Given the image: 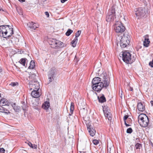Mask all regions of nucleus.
<instances>
[{
    "mask_svg": "<svg viewBox=\"0 0 153 153\" xmlns=\"http://www.w3.org/2000/svg\"><path fill=\"white\" fill-rule=\"evenodd\" d=\"M102 76V81L96 85H93V90L98 92H100L103 88H107L110 82V79L107 74H104Z\"/></svg>",
    "mask_w": 153,
    "mask_h": 153,
    "instance_id": "f257e3e1",
    "label": "nucleus"
},
{
    "mask_svg": "<svg viewBox=\"0 0 153 153\" xmlns=\"http://www.w3.org/2000/svg\"><path fill=\"white\" fill-rule=\"evenodd\" d=\"M122 59L123 61L128 64H131L136 59V55L134 53L131 54L128 52L124 51L122 54Z\"/></svg>",
    "mask_w": 153,
    "mask_h": 153,
    "instance_id": "f03ea898",
    "label": "nucleus"
},
{
    "mask_svg": "<svg viewBox=\"0 0 153 153\" xmlns=\"http://www.w3.org/2000/svg\"><path fill=\"white\" fill-rule=\"evenodd\" d=\"M138 121L140 125L143 127H147L149 123L147 116L143 114H140L138 116Z\"/></svg>",
    "mask_w": 153,
    "mask_h": 153,
    "instance_id": "7ed1b4c3",
    "label": "nucleus"
},
{
    "mask_svg": "<svg viewBox=\"0 0 153 153\" xmlns=\"http://www.w3.org/2000/svg\"><path fill=\"white\" fill-rule=\"evenodd\" d=\"M129 37V35H124L122 36L120 42V46L122 48H124L129 45L130 43Z\"/></svg>",
    "mask_w": 153,
    "mask_h": 153,
    "instance_id": "20e7f679",
    "label": "nucleus"
},
{
    "mask_svg": "<svg viewBox=\"0 0 153 153\" xmlns=\"http://www.w3.org/2000/svg\"><path fill=\"white\" fill-rule=\"evenodd\" d=\"M115 8L114 6L109 10L106 16V20L107 22H110L114 20L115 16Z\"/></svg>",
    "mask_w": 153,
    "mask_h": 153,
    "instance_id": "39448f33",
    "label": "nucleus"
},
{
    "mask_svg": "<svg viewBox=\"0 0 153 153\" xmlns=\"http://www.w3.org/2000/svg\"><path fill=\"white\" fill-rule=\"evenodd\" d=\"M134 11L136 16L141 17H144L147 13L146 9L143 7L135 9Z\"/></svg>",
    "mask_w": 153,
    "mask_h": 153,
    "instance_id": "423d86ee",
    "label": "nucleus"
},
{
    "mask_svg": "<svg viewBox=\"0 0 153 153\" xmlns=\"http://www.w3.org/2000/svg\"><path fill=\"white\" fill-rule=\"evenodd\" d=\"M57 73V69L54 67L50 69L48 73V79L49 82H52L55 78Z\"/></svg>",
    "mask_w": 153,
    "mask_h": 153,
    "instance_id": "0eeeda50",
    "label": "nucleus"
},
{
    "mask_svg": "<svg viewBox=\"0 0 153 153\" xmlns=\"http://www.w3.org/2000/svg\"><path fill=\"white\" fill-rule=\"evenodd\" d=\"M28 89L30 90H39L40 88L39 82L37 81H30L29 83Z\"/></svg>",
    "mask_w": 153,
    "mask_h": 153,
    "instance_id": "6e6552de",
    "label": "nucleus"
},
{
    "mask_svg": "<svg viewBox=\"0 0 153 153\" xmlns=\"http://www.w3.org/2000/svg\"><path fill=\"white\" fill-rule=\"evenodd\" d=\"M50 44L51 45V47L53 48H61L64 47L62 45L63 43L61 41L56 40L54 39H53L51 42Z\"/></svg>",
    "mask_w": 153,
    "mask_h": 153,
    "instance_id": "1a4fd4ad",
    "label": "nucleus"
},
{
    "mask_svg": "<svg viewBox=\"0 0 153 153\" xmlns=\"http://www.w3.org/2000/svg\"><path fill=\"white\" fill-rule=\"evenodd\" d=\"M113 28L117 33H122L125 30V27L121 24L119 25L115 24L113 26Z\"/></svg>",
    "mask_w": 153,
    "mask_h": 153,
    "instance_id": "9d476101",
    "label": "nucleus"
},
{
    "mask_svg": "<svg viewBox=\"0 0 153 153\" xmlns=\"http://www.w3.org/2000/svg\"><path fill=\"white\" fill-rule=\"evenodd\" d=\"M6 25H4L0 26V36L4 38H7V32L6 29Z\"/></svg>",
    "mask_w": 153,
    "mask_h": 153,
    "instance_id": "9b49d317",
    "label": "nucleus"
},
{
    "mask_svg": "<svg viewBox=\"0 0 153 153\" xmlns=\"http://www.w3.org/2000/svg\"><path fill=\"white\" fill-rule=\"evenodd\" d=\"M103 110L105 117L108 120H110L112 119V115L110 112L109 111V109L108 107L105 106L103 108Z\"/></svg>",
    "mask_w": 153,
    "mask_h": 153,
    "instance_id": "f8f14e48",
    "label": "nucleus"
},
{
    "mask_svg": "<svg viewBox=\"0 0 153 153\" xmlns=\"http://www.w3.org/2000/svg\"><path fill=\"white\" fill-rule=\"evenodd\" d=\"M103 74L102 75V78H100L99 77H96L93 78L92 81V86L93 85L97 84L100 82H101L102 81V76H103V74Z\"/></svg>",
    "mask_w": 153,
    "mask_h": 153,
    "instance_id": "ddd939ff",
    "label": "nucleus"
},
{
    "mask_svg": "<svg viewBox=\"0 0 153 153\" xmlns=\"http://www.w3.org/2000/svg\"><path fill=\"white\" fill-rule=\"evenodd\" d=\"M6 29L7 32V38L11 36L13 34V28L9 25H6Z\"/></svg>",
    "mask_w": 153,
    "mask_h": 153,
    "instance_id": "4468645a",
    "label": "nucleus"
},
{
    "mask_svg": "<svg viewBox=\"0 0 153 153\" xmlns=\"http://www.w3.org/2000/svg\"><path fill=\"white\" fill-rule=\"evenodd\" d=\"M11 103L7 99L3 98L0 100V105L2 106H9Z\"/></svg>",
    "mask_w": 153,
    "mask_h": 153,
    "instance_id": "2eb2a0df",
    "label": "nucleus"
},
{
    "mask_svg": "<svg viewBox=\"0 0 153 153\" xmlns=\"http://www.w3.org/2000/svg\"><path fill=\"white\" fill-rule=\"evenodd\" d=\"M27 26L30 29L35 30L36 28H38L39 25L37 23L31 22L27 23Z\"/></svg>",
    "mask_w": 153,
    "mask_h": 153,
    "instance_id": "dca6fc26",
    "label": "nucleus"
},
{
    "mask_svg": "<svg viewBox=\"0 0 153 153\" xmlns=\"http://www.w3.org/2000/svg\"><path fill=\"white\" fill-rule=\"evenodd\" d=\"M87 128L90 135L92 137L94 136L96 133L95 130L93 128H91V126H87Z\"/></svg>",
    "mask_w": 153,
    "mask_h": 153,
    "instance_id": "f3484780",
    "label": "nucleus"
},
{
    "mask_svg": "<svg viewBox=\"0 0 153 153\" xmlns=\"http://www.w3.org/2000/svg\"><path fill=\"white\" fill-rule=\"evenodd\" d=\"M144 37V40L143 43V45L147 47L149 46L150 43V41L149 39V36L148 35H146Z\"/></svg>",
    "mask_w": 153,
    "mask_h": 153,
    "instance_id": "a211bd4d",
    "label": "nucleus"
},
{
    "mask_svg": "<svg viewBox=\"0 0 153 153\" xmlns=\"http://www.w3.org/2000/svg\"><path fill=\"white\" fill-rule=\"evenodd\" d=\"M145 105L144 103L140 102L138 103L137 108L139 111H143L145 110Z\"/></svg>",
    "mask_w": 153,
    "mask_h": 153,
    "instance_id": "6ab92c4d",
    "label": "nucleus"
},
{
    "mask_svg": "<svg viewBox=\"0 0 153 153\" xmlns=\"http://www.w3.org/2000/svg\"><path fill=\"white\" fill-rule=\"evenodd\" d=\"M39 90H33L31 93V95L32 97L34 98H38L40 97V94L38 91Z\"/></svg>",
    "mask_w": 153,
    "mask_h": 153,
    "instance_id": "aec40b11",
    "label": "nucleus"
},
{
    "mask_svg": "<svg viewBox=\"0 0 153 153\" xmlns=\"http://www.w3.org/2000/svg\"><path fill=\"white\" fill-rule=\"evenodd\" d=\"M98 99L100 102L103 103L106 101V99L103 94L98 96Z\"/></svg>",
    "mask_w": 153,
    "mask_h": 153,
    "instance_id": "412c9836",
    "label": "nucleus"
},
{
    "mask_svg": "<svg viewBox=\"0 0 153 153\" xmlns=\"http://www.w3.org/2000/svg\"><path fill=\"white\" fill-rule=\"evenodd\" d=\"M10 105L13 107L14 110L16 112H19L20 110V107L19 106L16 105V104L15 103H11Z\"/></svg>",
    "mask_w": 153,
    "mask_h": 153,
    "instance_id": "4be33fe9",
    "label": "nucleus"
},
{
    "mask_svg": "<svg viewBox=\"0 0 153 153\" xmlns=\"http://www.w3.org/2000/svg\"><path fill=\"white\" fill-rule=\"evenodd\" d=\"M36 74L34 73L33 74L32 73L31 74H30V75L29 77V78L30 81H37L36 79Z\"/></svg>",
    "mask_w": 153,
    "mask_h": 153,
    "instance_id": "5701e85b",
    "label": "nucleus"
},
{
    "mask_svg": "<svg viewBox=\"0 0 153 153\" xmlns=\"http://www.w3.org/2000/svg\"><path fill=\"white\" fill-rule=\"evenodd\" d=\"M49 106V103L47 101H46L45 102V103L42 105V107L44 109L47 110Z\"/></svg>",
    "mask_w": 153,
    "mask_h": 153,
    "instance_id": "b1692460",
    "label": "nucleus"
},
{
    "mask_svg": "<svg viewBox=\"0 0 153 153\" xmlns=\"http://www.w3.org/2000/svg\"><path fill=\"white\" fill-rule=\"evenodd\" d=\"M78 41V38L75 37V39L71 42V43L73 47H76Z\"/></svg>",
    "mask_w": 153,
    "mask_h": 153,
    "instance_id": "393cba45",
    "label": "nucleus"
},
{
    "mask_svg": "<svg viewBox=\"0 0 153 153\" xmlns=\"http://www.w3.org/2000/svg\"><path fill=\"white\" fill-rule=\"evenodd\" d=\"M21 103L22 104V109L23 110V111L26 110H27V106L26 103L25 102L23 101L21 102Z\"/></svg>",
    "mask_w": 153,
    "mask_h": 153,
    "instance_id": "a878e982",
    "label": "nucleus"
},
{
    "mask_svg": "<svg viewBox=\"0 0 153 153\" xmlns=\"http://www.w3.org/2000/svg\"><path fill=\"white\" fill-rule=\"evenodd\" d=\"M74 109V104L73 102H71L70 107V112L71 114H70V115H71V114H73V111Z\"/></svg>",
    "mask_w": 153,
    "mask_h": 153,
    "instance_id": "bb28decb",
    "label": "nucleus"
},
{
    "mask_svg": "<svg viewBox=\"0 0 153 153\" xmlns=\"http://www.w3.org/2000/svg\"><path fill=\"white\" fill-rule=\"evenodd\" d=\"M35 66V65L34 62L33 60H31L30 61V65L28 68L30 69H32L34 68Z\"/></svg>",
    "mask_w": 153,
    "mask_h": 153,
    "instance_id": "cd10ccee",
    "label": "nucleus"
},
{
    "mask_svg": "<svg viewBox=\"0 0 153 153\" xmlns=\"http://www.w3.org/2000/svg\"><path fill=\"white\" fill-rule=\"evenodd\" d=\"M26 59L25 58H22L20 60L19 62L23 66L25 67V64L26 63Z\"/></svg>",
    "mask_w": 153,
    "mask_h": 153,
    "instance_id": "c85d7f7f",
    "label": "nucleus"
},
{
    "mask_svg": "<svg viewBox=\"0 0 153 153\" xmlns=\"http://www.w3.org/2000/svg\"><path fill=\"white\" fill-rule=\"evenodd\" d=\"M73 32V30L70 29H68L66 33L65 34L67 36H69Z\"/></svg>",
    "mask_w": 153,
    "mask_h": 153,
    "instance_id": "c756f323",
    "label": "nucleus"
},
{
    "mask_svg": "<svg viewBox=\"0 0 153 153\" xmlns=\"http://www.w3.org/2000/svg\"><path fill=\"white\" fill-rule=\"evenodd\" d=\"M142 144L139 143H137L135 145V147L136 148V149H140V147L142 146Z\"/></svg>",
    "mask_w": 153,
    "mask_h": 153,
    "instance_id": "7c9ffc66",
    "label": "nucleus"
},
{
    "mask_svg": "<svg viewBox=\"0 0 153 153\" xmlns=\"http://www.w3.org/2000/svg\"><path fill=\"white\" fill-rule=\"evenodd\" d=\"M9 85L12 86L14 87L18 85V83L16 82H12L10 83Z\"/></svg>",
    "mask_w": 153,
    "mask_h": 153,
    "instance_id": "2f4dec72",
    "label": "nucleus"
},
{
    "mask_svg": "<svg viewBox=\"0 0 153 153\" xmlns=\"http://www.w3.org/2000/svg\"><path fill=\"white\" fill-rule=\"evenodd\" d=\"M81 33V31L78 30L76 33L75 34V37L77 38L79 36Z\"/></svg>",
    "mask_w": 153,
    "mask_h": 153,
    "instance_id": "473e14b6",
    "label": "nucleus"
},
{
    "mask_svg": "<svg viewBox=\"0 0 153 153\" xmlns=\"http://www.w3.org/2000/svg\"><path fill=\"white\" fill-rule=\"evenodd\" d=\"M132 132V130L131 128H128L126 131V132L130 134Z\"/></svg>",
    "mask_w": 153,
    "mask_h": 153,
    "instance_id": "72a5a7b5",
    "label": "nucleus"
},
{
    "mask_svg": "<svg viewBox=\"0 0 153 153\" xmlns=\"http://www.w3.org/2000/svg\"><path fill=\"white\" fill-rule=\"evenodd\" d=\"M93 143L94 144L97 145L99 143V142L98 140H94L93 141Z\"/></svg>",
    "mask_w": 153,
    "mask_h": 153,
    "instance_id": "f704fd0d",
    "label": "nucleus"
},
{
    "mask_svg": "<svg viewBox=\"0 0 153 153\" xmlns=\"http://www.w3.org/2000/svg\"><path fill=\"white\" fill-rule=\"evenodd\" d=\"M4 108L0 105V112L3 113V112H4Z\"/></svg>",
    "mask_w": 153,
    "mask_h": 153,
    "instance_id": "c9c22d12",
    "label": "nucleus"
},
{
    "mask_svg": "<svg viewBox=\"0 0 153 153\" xmlns=\"http://www.w3.org/2000/svg\"><path fill=\"white\" fill-rule=\"evenodd\" d=\"M4 151L5 150L3 148H0V153H4Z\"/></svg>",
    "mask_w": 153,
    "mask_h": 153,
    "instance_id": "e433bc0d",
    "label": "nucleus"
},
{
    "mask_svg": "<svg viewBox=\"0 0 153 153\" xmlns=\"http://www.w3.org/2000/svg\"><path fill=\"white\" fill-rule=\"evenodd\" d=\"M4 112H3V113H10V112H9V111L5 108H4Z\"/></svg>",
    "mask_w": 153,
    "mask_h": 153,
    "instance_id": "4c0bfd02",
    "label": "nucleus"
},
{
    "mask_svg": "<svg viewBox=\"0 0 153 153\" xmlns=\"http://www.w3.org/2000/svg\"><path fill=\"white\" fill-rule=\"evenodd\" d=\"M149 64L150 66L153 68V59L152 61L149 62Z\"/></svg>",
    "mask_w": 153,
    "mask_h": 153,
    "instance_id": "58836bf2",
    "label": "nucleus"
},
{
    "mask_svg": "<svg viewBox=\"0 0 153 153\" xmlns=\"http://www.w3.org/2000/svg\"><path fill=\"white\" fill-rule=\"evenodd\" d=\"M128 115H125L123 117L124 121H126V120L128 118Z\"/></svg>",
    "mask_w": 153,
    "mask_h": 153,
    "instance_id": "ea45409f",
    "label": "nucleus"
},
{
    "mask_svg": "<svg viewBox=\"0 0 153 153\" xmlns=\"http://www.w3.org/2000/svg\"><path fill=\"white\" fill-rule=\"evenodd\" d=\"M45 15L47 17H48L49 16V14L48 12H45Z\"/></svg>",
    "mask_w": 153,
    "mask_h": 153,
    "instance_id": "a19ab883",
    "label": "nucleus"
},
{
    "mask_svg": "<svg viewBox=\"0 0 153 153\" xmlns=\"http://www.w3.org/2000/svg\"><path fill=\"white\" fill-rule=\"evenodd\" d=\"M128 90L130 91H132L133 90V88L130 86H129Z\"/></svg>",
    "mask_w": 153,
    "mask_h": 153,
    "instance_id": "79ce46f5",
    "label": "nucleus"
},
{
    "mask_svg": "<svg viewBox=\"0 0 153 153\" xmlns=\"http://www.w3.org/2000/svg\"><path fill=\"white\" fill-rule=\"evenodd\" d=\"M37 146L36 145H34V146H31V147L32 148L34 149H36V148Z\"/></svg>",
    "mask_w": 153,
    "mask_h": 153,
    "instance_id": "37998d69",
    "label": "nucleus"
},
{
    "mask_svg": "<svg viewBox=\"0 0 153 153\" xmlns=\"http://www.w3.org/2000/svg\"><path fill=\"white\" fill-rule=\"evenodd\" d=\"M28 145L30 146V147L31 146H32L33 145L30 142H29L28 143Z\"/></svg>",
    "mask_w": 153,
    "mask_h": 153,
    "instance_id": "c03bdc74",
    "label": "nucleus"
},
{
    "mask_svg": "<svg viewBox=\"0 0 153 153\" xmlns=\"http://www.w3.org/2000/svg\"><path fill=\"white\" fill-rule=\"evenodd\" d=\"M21 2H22L25 1V0H18Z\"/></svg>",
    "mask_w": 153,
    "mask_h": 153,
    "instance_id": "a18cd8bd",
    "label": "nucleus"
},
{
    "mask_svg": "<svg viewBox=\"0 0 153 153\" xmlns=\"http://www.w3.org/2000/svg\"><path fill=\"white\" fill-rule=\"evenodd\" d=\"M150 103L152 105H153V101H151L150 102Z\"/></svg>",
    "mask_w": 153,
    "mask_h": 153,
    "instance_id": "49530a36",
    "label": "nucleus"
},
{
    "mask_svg": "<svg viewBox=\"0 0 153 153\" xmlns=\"http://www.w3.org/2000/svg\"><path fill=\"white\" fill-rule=\"evenodd\" d=\"M124 124H125V125L126 126V125L127 124L126 123V121H124Z\"/></svg>",
    "mask_w": 153,
    "mask_h": 153,
    "instance_id": "de8ad7c7",
    "label": "nucleus"
},
{
    "mask_svg": "<svg viewBox=\"0 0 153 153\" xmlns=\"http://www.w3.org/2000/svg\"><path fill=\"white\" fill-rule=\"evenodd\" d=\"M131 126V125L128 124H127L126 125V127H128V126Z\"/></svg>",
    "mask_w": 153,
    "mask_h": 153,
    "instance_id": "09e8293b",
    "label": "nucleus"
},
{
    "mask_svg": "<svg viewBox=\"0 0 153 153\" xmlns=\"http://www.w3.org/2000/svg\"><path fill=\"white\" fill-rule=\"evenodd\" d=\"M141 1L144 2L145 0H140Z\"/></svg>",
    "mask_w": 153,
    "mask_h": 153,
    "instance_id": "8fccbe9b",
    "label": "nucleus"
},
{
    "mask_svg": "<svg viewBox=\"0 0 153 153\" xmlns=\"http://www.w3.org/2000/svg\"><path fill=\"white\" fill-rule=\"evenodd\" d=\"M1 71H2V69H0V73L1 72Z\"/></svg>",
    "mask_w": 153,
    "mask_h": 153,
    "instance_id": "3c124183",
    "label": "nucleus"
},
{
    "mask_svg": "<svg viewBox=\"0 0 153 153\" xmlns=\"http://www.w3.org/2000/svg\"><path fill=\"white\" fill-rule=\"evenodd\" d=\"M1 97V94L0 93V98Z\"/></svg>",
    "mask_w": 153,
    "mask_h": 153,
    "instance_id": "603ef678",
    "label": "nucleus"
},
{
    "mask_svg": "<svg viewBox=\"0 0 153 153\" xmlns=\"http://www.w3.org/2000/svg\"><path fill=\"white\" fill-rule=\"evenodd\" d=\"M128 120H131V119L130 118H128Z\"/></svg>",
    "mask_w": 153,
    "mask_h": 153,
    "instance_id": "864d4df0",
    "label": "nucleus"
},
{
    "mask_svg": "<svg viewBox=\"0 0 153 153\" xmlns=\"http://www.w3.org/2000/svg\"><path fill=\"white\" fill-rule=\"evenodd\" d=\"M24 52V51H22V52Z\"/></svg>",
    "mask_w": 153,
    "mask_h": 153,
    "instance_id": "5fc2aeb1",
    "label": "nucleus"
}]
</instances>
